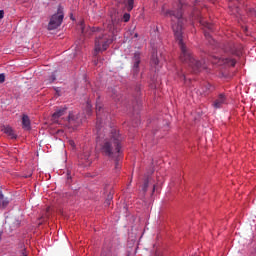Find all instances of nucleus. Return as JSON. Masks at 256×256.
Wrapping results in <instances>:
<instances>
[{"label": "nucleus", "mask_w": 256, "mask_h": 256, "mask_svg": "<svg viewBox=\"0 0 256 256\" xmlns=\"http://www.w3.org/2000/svg\"><path fill=\"white\" fill-rule=\"evenodd\" d=\"M68 123H69V125H71L73 127H77V125H79V123H81V121L73 113H70L68 116Z\"/></svg>", "instance_id": "13"}, {"label": "nucleus", "mask_w": 256, "mask_h": 256, "mask_svg": "<svg viewBox=\"0 0 256 256\" xmlns=\"http://www.w3.org/2000/svg\"><path fill=\"white\" fill-rule=\"evenodd\" d=\"M21 256H27V254H25V252H22V253H21Z\"/></svg>", "instance_id": "33"}, {"label": "nucleus", "mask_w": 256, "mask_h": 256, "mask_svg": "<svg viewBox=\"0 0 256 256\" xmlns=\"http://www.w3.org/2000/svg\"><path fill=\"white\" fill-rule=\"evenodd\" d=\"M164 131H169V121H165L164 123Z\"/></svg>", "instance_id": "26"}, {"label": "nucleus", "mask_w": 256, "mask_h": 256, "mask_svg": "<svg viewBox=\"0 0 256 256\" xmlns=\"http://www.w3.org/2000/svg\"><path fill=\"white\" fill-rule=\"evenodd\" d=\"M223 105H227V96L225 94L221 93L213 101L212 107H214V109H221V107H223Z\"/></svg>", "instance_id": "5"}, {"label": "nucleus", "mask_w": 256, "mask_h": 256, "mask_svg": "<svg viewBox=\"0 0 256 256\" xmlns=\"http://www.w3.org/2000/svg\"><path fill=\"white\" fill-rule=\"evenodd\" d=\"M5 17V12L3 10H0V19H3Z\"/></svg>", "instance_id": "30"}, {"label": "nucleus", "mask_w": 256, "mask_h": 256, "mask_svg": "<svg viewBox=\"0 0 256 256\" xmlns=\"http://www.w3.org/2000/svg\"><path fill=\"white\" fill-rule=\"evenodd\" d=\"M96 31H99V28H89L88 35H91V33H96Z\"/></svg>", "instance_id": "23"}, {"label": "nucleus", "mask_w": 256, "mask_h": 256, "mask_svg": "<svg viewBox=\"0 0 256 256\" xmlns=\"http://www.w3.org/2000/svg\"><path fill=\"white\" fill-rule=\"evenodd\" d=\"M97 131V140L96 143L100 147V151L106 157L110 159H119L123 155L121 142L123 138L119 134L117 129L106 126L104 128H98Z\"/></svg>", "instance_id": "2"}, {"label": "nucleus", "mask_w": 256, "mask_h": 256, "mask_svg": "<svg viewBox=\"0 0 256 256\" xmlns=\"http://www.w3.org/2000/svg\"><path fill=\"white\" fill-rule=\"evenodd\" d=\"M80 29H81L82 35H87V31H89V30L87 28H85V23H83V22L80 23Z\"/></svg>", "instance_id": "20"}, {"label": "nucleus", "mask_w": 256, "mask_h": 256, "mask_svg": "<svg viewBox=\"0 0 256 256\" xmlns=\"http://www.w3.org/2000/svg\"><path fill=\"white\" fill-rule=\"evenodd\" d=\"M111 43H113V40L109 39V37H107V35L105 34L96 37L95 55H97V53H100V51H107V48L109 47V45H111Z\"/></svg>", "instance_id": "4"}, {"label": "nucleus", "mask_w": 256, "mask_h": 256, "mask_svg": "<svg viewBox=\"0 0 256 256\" xmlns=\"http://www.w3.org/2000/svg\"><path fill=\"white\" fill-rule=\"evenodd\" d=\"M147 187H149V180H145L144 186H143V191H147Z\"/></svg>", "instance_id": "25"}, {"label": "nucleus", "mask_w": 256, "mask_h": 256, "mask_svg": "<svg viewBox=\"0 0 256 256\" xmlns=\"http://www.w3.org/2000/svg\"><path fill=\"white\" fill-rule=\"evenodd\" d=\"M131 19V14H129L128 12L124 13L122 20L124 21V23H129V20Z\"/></svg>", "instance_id": "19"}, {"label": "nucleus", "mask_w": 256, "mask_h": 256, "mask_svg": "<svg viewBox=\"0 0 256 256\" xmlns=\"http://www.w3.org/2000/svg\"><path fill=\"white\" fill-rule=\"evenodd\" d=\"M151 63L152 65H154V67H157V65H159V58L157 57V52L155 51L152 53Z\"/></svg>", "instance_id": "17"}, {"label": "nucleus", "mask_w": 256, "mask_h": 256, "mask_svg": "<svg viewBox=\"0 0 256 256\" xmlns=\"http://www.w3.org/2000/svg\"><path fill=\"white\" fill-rule=\"evenodd\" d=\"M68 143H69L70 147H72V149H75V141L69 140Z\"/></svg>", "instance_id": "27"}, {"label": "nucleus", "mask_w": 256, "mask_h": 256, "mask_svg": "<svg viewBox=\"0 0 256 256\" xmlns=\"http://www.w3.org/2000/svg\"><path fill=\"white\" fill-rule=\"evenodd\" d=\"M133 62H134V66H133L134 73H139V64L141 63V53L139 52L134 53Z\"/></svg>", "instance_id": "11"}, {"label": "nucleus", "mask_w": 256, "mask_h": 256, "mask_svg": "<svg viewBox=\"0 0 256 256\" xmlns=\"http://www.w3.org/2000/svg\"><path fill=\"white\" fill-rule=\"evenodd\" d=\"M87 109L88 111H91V104L89 102H87Z\"/></svg>", "instance_id": "31"}, {"label": "nucleus", "mask_w": 256, "mask_h": 256, "mask_svg": "<svg viewBox=\"0 0 256 256\" xmlns=\"http://www.w3.org/2000/svg\"><path fill=\"white\" fill-rule=\"evenodd\" d=\"M168 14L172 19V29L180 47V60L182 63L189 65L194 73H198L199 69L205 64V61L195 59L191 54V50H189L183 42V25L185 23V18H183V4L180 3L178 5V10L176 12L170 11Z\"/></svg>", "instance_id": "1"}, {"label": "nucleus", "mask_w": 256, "mask_h": 256, "mask_svg": "<svg viewBox=\"0 0 256 256\" xmlns=\"http://www.w3.org/2000/svg\"><path fill=\"white\" fill-rule=\"evenodd\" d=\"M3 131L10 139H17V135L15 134V131L10 126H6L3 128Z\"/></svg>", "instance_id": "14"}, {"label": "nucleus", "mask_w": 256, "mask_h": 256, "mask_svg": "<svg viewBox=\"0 0 256 256\" xmlns=\"http://www.w3.org/2000/svg\"><path fill=\"white\" fill-rule=\"evenodd\" d=\"M64 17L65 15L63 14V8L61 6H58L57 13L52 15V17L50 18L48 29L50 31H53L54 29L61 27Z\"/></svg>", "instance_id": "3"}, {"label": "nucleus", "mask_w": 256, "mask_h": 256, "mask_svg": "<svg viewBox=\"0 0 256 256\" xmlns=\"http://www.w3.org/2000/svg\"><path fill=\"white\" fill-rule=\"evenodd\" d=\"M135 37H138V34H135Z\"/></svg>", "instance_id": "36"}, {"label": "nucleus", "mask_w": 256, "mask_h": 256, "mask_svg": "<svg viewBox=\"0 0 256 256\" xmlns=\"http://www.w3.org/2000/svg\"><path fill=\"white\" fill-rule=\"evenodd\" d=\"M204 35H205L206 39H211V34H209V32H207V30L204 31Z\"/></svg>", "instance_id": "29"}, {"label": "nucleus", "mask_w": 256, "mask_h": 256, "mask_svg": "<svg viewBox=\"0 0 256 256\" xmlns=\"http://www.w3.org/2000/svg\"><path fill=\"white\" fill-rule=\"evenodd\" d=\"M200 23L205 29H208V31H213V24L206 22L204 20H200Z\"/></svg>", "instance_id": "18"}, {"label": "nucleus", "mask_w": 256, "mask_h": 256, "mask_svg": "<svg viewBox=\"0 0 256 256\" xmlns=\"http://www.w3.org/2000/svg\"><path fill=\"white\" fill-rule=\"evenodd\" d=\"M0 241H1V233H0Z\"/></svg>", "instance_id": "37"}, {"label": "nucleus", "mask_w": 256, "mask_h": 256, "mask_svg": "<svg viewBox=\"0 0 256 256\" xmlns=\"http://www.w3.org/2000/svg\"><path fill=\"white\" fill-rule=\"evenodd\" d=\"M96 115H97V121H96V129H103V119H101V105H96Z\"/></svg>", "instance_id": "9"}, {"label": "nucleus", "mask_w": 256, "mask_h": 256, "mask_svg": "<svg viewBox=\"0 0 256 256\" xmlns=\"http://www.w3.org/2000/svg\"><path fill=\"white\" fill-rule=\"evenodd\" d=\"M218 59L217 62L214 63H218V65H228L229 67H235L237 61H235V59L233 58H216Z\"/></svg>", "instance_id": "8"}, {"label": "nucleus", "mask_w": 256, "mask_h": 256, "mask_svg": "<svg viewBox=\"0 0 256 256\" xmlns=\"http://www.w3.org/2000/svg\"><path fill=\"white\" fill-rule=\"evenodd\" d=\"M1 189L2 187L0 186V210H3L9 207V203H11V200L3 194V191Z\"/></svg>", "instance_id": "6"}, {"label": "nucleus", "mask_w": 256, "mask_h": 256, "mask_svg": "<svg viewBox=\"0 0 256 256\" xmlns=\"http://www.w3.org/2000/svg\"><path fill=\"white\" fill-rule=\"evenodd\" d=\"M0 83H5V74H0Z\"/></svg>", "instance_id": "28"}, {"label": "nucleus", "mask_w": 256, "mask_h": 256, "mask_svg": "<svg viewBox=\"0 0 256 256\" xmlns=\"http://www.w3.org/2000/svg\"><path fill=\"white\" fill-rule=\"evenodd\" d=\"M66 111H67V108H61V109L57 110L56 112H54V114L52 115L53 121H57V119H59V117H63V115H65Z\"/></svg>", "instance_id": "16"}, {"label": "nucleus", "mask_w": 256, "mask_h": 256, "mask_svg": "<svg viewBox=\"0 0 256 256\" xmlns=\"http://www.w3.org/2000/svg\"><path fill=\"white\" fill-rule=\"evenodd\" d=\"M109 93H110L112 99H114V101H121V94H119V91H117V89L111 88L109 90Z\"/></svg>", "instance_id": "15"}, {"label": "nucleus", "mask_w": 256, "mask_h": 256, "mask_svg": "<svg viewBox=\"0 0 256 256\" xmlns=\"http://www.w3.org/2000/svg\"><path fill=\"white\" fill-rule=\"evenodd\" d=\"M94 64L97 65V61H95Z\"/></svg>", "instance_id": "35"}, {"label": "nucleus", "mask_w": 256, "mask_h": 256, "mask_svg": "<svg viewBox=\"0 0 256 256\" xmlns=\"http://www.w3.org/2000/svg\"><path fill=\"white\" fill-rule=\"evenodd\" d=\"M57 80V76H55V73H53L51 76H50V79H49V83H53L54 81Z\"/></svg>", "instance_id": "22"}, {"label": "nucleus", "mask_w": 256, "mask_h": 256, "mask_svg": "<svg viewBox=\"0 0 256 256\" xmlns=\"http://www.w3.org/2000/svg\"><path fill=\"white\" fill-rule=\"evenodd\" d=\"M212 89H213V86L211 84L207 83L205 85V90L204 91H212Z\"/></svg>", "instance_id": "24"}, {"label": "nucleus", "mask_w": 256, "mask_h": 256, "mask_svg": "<svg viewBox=\"0 0 256 256\" xmlns=\"http://www.w3.org/2000/svg\"><path fill=\"white\" fill-rule=\"evenodd\" d=\"M119 167V162H116V168Z\"/></svg>", "instance_id": "34"}, {"label": "nucleus", "mask_w": 256, "mask_h": 256, "mask_svg": "<svg viewBox=\"0 0 256 256\" xmlns=\"http://www.w3.org/2000/svg\"><path fill=\"white\" fill-rule=\"evenodd\" d=\"M22 128L26 131H31V120L27 114H23L22 116Z\"/></svg>", "instance_id": "12"}, {"label": "nucleus", "mask_w": 256, "mask_h": 256, "mask_svg": "<svg viewBox=\"0 0 256 256\" xmlns=\"http://www.w3.org/2000/svg\"><path fill=\"white\" fill-rule=\"evenodd\" d=\"M113 199V194H109L108 195V198H107V200H106V205H111V200Z\"/></svg>", "instance_id": "21"}, {"label": "nucleus", "mask_w": 256, "mask_h": 256, "mask_svg": "<svg viewBox=\"0 0 256 256\" xmlns=\"http://www.w3.org/2000/svg\"><path fill=\"white\" fill-rule=\"evenodd\" d=\"M117 3L118 5H124V9H126V11L129 13L133 11L135 0H117Z\"/></svg>", "instance_id": "7"}, {"label": "nucleus", "mask_w": 256, "mask_h": 256, "mask_svg": "<svg viewBox=\"0 0 256 256\" xmlns=\"http://www.w3.org/2000/svg\"><path fill=\"white\" fill-rule=\"evenodd\" d=\"M180 78H182L183 81H185V74H182V75L180 76Z\"/></svg>", "instance_id": "32"}, {"label": "nucleus", "mask_w": 256, "mask_h": 256, "mask_svg": "<svg viewBox=\"0 0 256 256\" xmlns=\"http://www.w3.org/2000/svg\"><path fill=\"white\" fill-rule=\"evenodd\" d=\"M80 159L82 160V163L85 167H88V165H91V151L87 150L85 151L81 156Z\"/></svg>", "instance_id": "10"}]
</instances>
